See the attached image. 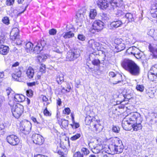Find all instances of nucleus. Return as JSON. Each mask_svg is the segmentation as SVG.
I'll return each instance as SVG.
<instances>
[{
    "instance_id": "8",
    "label": "nucleus",
    "mask_w": 157,
    "mask_h": 157,
    "mask_svg": "<svg viewBox=\"0 0 157 157\" xmlns=\"http://www.w3.org/2000/svg\"><path fill=\"white\" fill-rule=\"evenodd\" d=\"M130 123V124H132L137 122H142L143 120L142 118L141 117L140 113L137 112H134L131 113L126 117Z\"/></svg>"
},
{
    "instance_id": "28",
    "label": "nucleus",
    "mask_w": 157,
    "mask_h": 157,
    "mask_svg": "<svg viewBox=\"0 0 157 157\" xmlns=\"http://www.w3.org/2000/svg\"><path fill=\"white\" fill-rule=\"evenodd\" d=\"M25 97L22 94H16L14 95V99L16 101L21 102L25 99Z\"/></svg>"
},
{
    "instance_id": "61",
    "label": "nucleus",
    "mask_w": 157,
    "mask_h": 157,
    "mask_svg": "<svg viewBox=\"0 0 157 157\" xmlns=\"http://www.w3.org/2000/svg\"><path fill=\"white\" fill-rule=\"evenodd\" d=\"M4 100V99L3 97L0 98V111L1 109V106L3 103V101Z\"/></svg>"
},
{
    "instance_id": "5",
    "label": "nucleus",
    "mask_w": 157,
    "mask_h": 157,
    "mask_svg": "<svg viewBox=\"0 0 157 157\" xmlns=\"http://www.w3.org/2000/svg\"><path fill=\"white\" fill-rule=\"evenodd\" d=\"M104 24V23L101 20H96L93 22L89 29V31L93 34L99 32L103 29Z\"/></svg>"
},
{
    "instance_id": "19",
    "label": "nucleus",
    "mask_w": 157,
    "mask_h": 157,
    "mask_svg": "<svg viewBox=\"0 0 157 157\" xmlns=\"http://www.w3.org/2000/svg\"><path fill=\"white\" fill-rule=\"evenodd\" d=\"M92 125L93 129L97 133L101 132L102 129V126L97 121H94V123H92Z\"/></svg>"
},
{
    "instance_id": "22",
    "label": "nucleus",
    "mask_w": 157,
    "mask_h": 157,
    "mask_svg": "<svg viewBox=\"0 0 157 157\" xmlns=\"http://www.w3.org/2000/svg\"><path fill=\"white\" fill-rule=\"evenodd\" d=\"M113 84H116L123 81L122 75L119 73H116L115 76L112 79Z\"/></svg>"
},
{
    "instance_id": "63",
    "label": "nucleus",
    "mask_w": 157,
    "mask_h": 157,
    "mask_svg": "<svg viewBox=\"0 0 157 157\" xmlns=\"http://www.w3.org/2000/svg\"><path fill=\"white\" fill-rule=\"evenodd\" d=\"M57 104L59 105V106H60L61 105V103H62V101H61V99L59 98H58L57 99Z\"/></svg>"
},
{
    "instance_id": "9",
    "label": "nucleus",
    "mask_w": 157,
    "mask_h": 157,
    "mask_svg": "<svg viewBox=\"0 0 157 157\" xmlns=\"http://www.w3.org/2000/svg\"><path fill=\"white\" fill-rule=\"evenodd\" d=\"M128 71L132 76H138L140 72V67L135 62Z\"/></svg>"
},
{
    "instance_id": "57",
    "label": "nucleus",
    "mask_w": 157,
    "mask_h": 157,
    "mask_svg": "<svg viewBox=\"0 0 157 157\" xmlns=\"http://www.w3.org/2000/svg\"><path fill=\"white\" fill-rule=\"evenodd\" d=\"M102 20L105 21H108L109 20V18L108 17L107 14H106L103 13L101 16Z\"/></svg>"
},
{
    "instance_id": "4",
    "label": "nucleus",
    "mask_w": 157,
    "mask_h": 157,
    "mask_svg": "<svg viewBox=\"0 0 157 157\" xmlns=\"http://www.w3.org/2000/svg\"><path fill=\"white\" fill-rule=\"evenodd\" d=\"M11 107L13 116L16 118H19L23 113V106L21 105L18 103L16 104H13Z\"/></svg>"
},
{
    "instance_id": "38",
    "label": "nucleus",
    "mask_w": 157,
    "mask_h": 157,
    "mask_svg": "<svg viewBox=\"0 0 157 157\" xmlns=\"http://www.w3.org/2000/svg\"><path fill=\"white\" fill-rule=\"evenodd\" d=\"M61 126L63 128L67 127L68 124V121L64 119H61Z\"/></svg>"
},
{
    "instance_id": "39",
    "label": "nucleus",
    "mask_w": 157,
    "mask_h": 157,
    "mask_svg": "<svg viewBox=\"0 0 157 157\" xmlns=\"http://www.w3.org/2000/svg\"><path fill=\"white\" fill-rule=\"evenodd\" d=\"M35 125L37 128H39L40 130H41L42 128L44 127V126L43 122H39L37 121V123L35 124Z\"/></svg>"
},
{
    "instance_id": "32",
    "label": "nucleus",
    "mask_w": 157,
    "mask_h": 157,
    "mask_svg": "<svg viewBox=\"0 0 157 157\" xmlns=\"http://www.w3.org/2000/svg\"><path fill=\"white\" fill-rule=\"evenodd\" d=\"M26 74L29 78H31L33 77L34 75V71L31 67H29L27 70Z\"/></svg>"
},
{
    "instance_id": "52",
    "label": "nucleus",
    "mask_w": 157,
    "mask_h": 157,
    "mask_svg": "<svg viewBox=\"0 0 157 157\" xmlns=\"http://www.w3.org/2000/svg\"><path fill=\"white\" fill-rule=\"evenodd\" d=\"M13 91L11 88L8 87L6 89L5 93L8 96H9L10 95V93H11Z\"/></svg>"
},
{
    "instance_id": "7",
    "label": "nucleus",
    "mask_w": 157,
    "mask_h": 157,
    "mask_svg": "<svg viewBox=\"0 0 157 157\" xmlns=\"http://www.w3.org/2000/svg\"><path fill=\"white\" fill-rule=\"evenodd\" d=\"M80 50L78 49L70 50L67 53L66 58L67 61H73L78 58L80 54Z\"/></svg>"
},
{
    "instance_id": "45",
    "label": "nucleus",
    "mask_w": 157,
    "mask_h": 157,
    "mask_svg": "<svg viewBox=\"0 0 157 157\" xmlns=\"http://www.w3.org/2000/svg\"><path fill=\"white\" fill-rule=\"evenodd\" d=\"M136 88L137 90L142 92L143 91L144 87L142 85H137Z\"/></svg>"
},
{
    "instance_id": "6",
    "label": "nucleus",
    "mask_w": 157,
    "mask_h": 157,
    "mask_svg": "<svg viewBox=\"0 0 157 157\" xmlns=\"http://www.w3.org/2000/svg\"><path fill=\"white\" fill-rule=\"evenodd\" d=\"M32 127L31 123L25 120L21 122L19 127L20 131L25 135L28 134L30 132Z\"/></svg>"
},
{
    "instance_id": "3",
    "label": "nucleus",
    "mask_w": 157,
    "mask_h": 157,
    "mask_svg": "<svg viewBox=\"0 0 157 157\" xmlns=\"http://www.w3.org/2000/svg\"><path fill=\"white\" fill-rule=\"evenodd\" d=\"M19 63L18 62H16L12 65V69L10 71V73L11 75L12 78L15 81L21 82V80L20 78L22 73L21 68L18 67L17 68L16 67L18 66Z\"/></svg>"
},
{
    "instance_id": "33",
    "label": "nucleus",
    "mask_w": 157,
    "mask_h": 157,
    "mask_svg": "<svg viewBox=\"0 0 157 157\" xmlns=\"http://www.w3.org/2000/svg\"><path fill=\"white\" fill-rule=\"evenodd\" d=\"M74 36V34L71 31L66 32L63 34V37L65 39H68Z\"/></svg>"
},
{
    "instance_id": "58",
    "label": "nucleus",
    "mask_w": 157,
    "mask_h": 157,
    "mask_svg": "<svg viewBox=\"0 0 157 157\" xmlns=\"http://www.w3.org/2000/svg\"><path fill=\"white\" fill-rule=\"evenodd\" d=\"M121 39H117L115 40V43L116 44V45H118L120 43H122Z\"/></svg>"
},
{
    "instance_id": "24",
    "label": "nucleus",
    "mask_w": 157,
    "mask_h": 157,
    "mask_svg": "<svg viewBox=\"0 0 157 157\" xmlns=\"http://www.w3.org/2000/svg\"><path fill=\"white\" fill-rule=\"evenodd\" d=\"M102 149V145H98L92 149V151L95 154H99L98 156L101 157V150Z\"/></svg>"
},
{
    "instance_id": "62",
    "label": "nucleus",
    "mask_w": 157,
    "mask_h": 157,
    "mask_svg": "<svg viewBox=\"0 0 157 157\" xmlns=\"http://www.w3.org/2000/svg\"><path fill=\"white\" fill-rule=\"evenodd\" d=\"M151 16L152 17L154 18L157 17V14L154 11H151Z\"/></svg>"
},
{
    "instance_id": "29",
    "label": "nucleus",
    "mask_w": 157,
    "mask_h": 157,
    "mask_svg": "<svg viewBox=\"0 0 157 157\" xmlns=\"http://www.w3.org/2000/svg\"><path fill=\"white\" fill-rule=\"evenodd\" d=\"M141 123V122L139 123L138 122H137L131 124L133 130L134 131H137L138 130L141 129L142 128Z\"/></svg>"
},
{
    "instance_id": "53",
    "label": "nucleus",
    "mask_w": 157,
    "mask_h": 157,
    "mask_svg": "<svg viewBox=\"0 0 157 157\" xmlns=\"http://www.w3.org/2000/svg\"><path fill=\"white\" fill-rule=\"evenodd\" d=\"M14 0H6V4L7 5L10 6L13 4L14 3Z\"/></svg>"
},
{
    "instance_id": "37",
    "label": "nucleus",
    "mask_w": 157,
    "mask_h": 157,
    "mask_svg": "<svg viewBox=\"0 0 157 157\" xmlns=\"http://www.w3.org/2000/svg\"><path fill=\"white\" fill-rule=\"evenodd\" d=\"M56 80L58 84H60L63 82V74L57 76Z\"/></svg>"
},
{
    "instance_id": "17",
    "label": "nucleus",
    "mask_w": 157,
    "mask_h": 157,
    "mask_svg": "<svg viewBox=\"0 0 157 157\" xmlns=\"http://www.w3.org/2000/svg\"><path fill=\"white\" fill-rule=\"evenodd\" d=\"M151 73L155 75L154 78H157V64H155L151 67L148 74V78H150L151 80H153L151 78L152 75Z\"/></svg>"
},
{
    "instance_id": "18",
    "label": "nucleus",
    "mask_w": 157,
    "mask_h": 157,
    "mask_svg": "<svg viewBox=\"0 0 157 157\" xmlns=\"http://www.w3.org/2000/svg\"><path fill=\"white\" fill-rule=\"evenodd\" d=\"M86 12V10L85 9L80 10L76 15V20L79 21H83V19L84 18V15Z\"/></svg>"
},
{
    "instance_id": "11",
    "label": "nucleus",
    "mask_w": 157,
    "mask_h": 157,
    "mask_svg": "<svg viewBox=\"0 0 157 157\" xmlns=\"http://www.w3.org/2000/svg\"><path fill=\"white\" fill-rule=\"evenodd\" d=\"M19 30L17 28H13L11 31L10 34L13 35L16 43L17 45H20L22 44V41L18 39L19 37Z\"/></svg>"
},
{
    "instance_id": "55",
    "label": "nucleus",
    "mask_w": 157,
    "mask_h": 157,
    "mask_svg": "<svg viewBox=\"0 0 157 157\" xmlns=\"http://www.w3.org/2000/svg\"><path fill=\"white\" fill-rule=\"evenodd\" d=\"M26 94L27 96L31 97L33 95V91L31 90H28L26 91Z\"/></svg>"
},
{
    "instance_id": "15",
    "label": "nucleus",
    "mask_w": 157,
    "mask_h": 157,
    "mask_svg": "<svg viewBox=\"0 0 157 157\" xmlns=\"http://www.w3.org/2000/svg\"><path fill=\"white\" fill-rule=\"evenodd\" d=\"M32 138L34 143L36 144L41 145L44 141L43 137L38 134H33Z\"/></svg>"
},
{
    "instance_id": "31",
    "label": "nucleus",
    "mask_w": 157,
    "mask_h": 157,
    "mask_svg": "<svg viewBox=\"0 0 157 157\" xmlns=\"http://www.w3.org/2000/svg\"><path fill=\"white\" fill-rule=\"evenodd\" d=\"M33 44L30 42H28L26 44L25 47L27 52H33Z\"/></svg>"
},
{
    "instance_id": "48",
    "label": "nucleus",
    "mask_w": 157,
    "mask_h": 157,
    "mask_svg": "<svg viewBox=\"0 0 157 157\" xmlns=\"http://www.w3.org/2000/svg\"><path fill=\"white\" fill-rule=\"evenodd\" d=\"M78 38L80 40L83 41L85 40L86 37L83 35L79 34L78 36Z\"/></svg>"
},
{
    "instance_id": "50",
    "label": "nucleus",
    "mask_w": 157,
    "mask_h": 157,
    "mask_svg": "<svg viewBox=\"0 0 157 157\" xmlns=\"http://www.w3.org/2000/svg\"><path fill=\"white\" fill-rule=\"evenodd\" d=\"M136 52V54L135 55H134L133 56H135V57L137 59H138L140 58L142 56V55L141 53H140V51L139 50V51Z\"/></svg>"
},
{
    "instance_id": "46",
    "label": "nucleus",
    "mask_w": 157,
    "mask_h": 157,
    "mask_svg": "<svg viewBox=\"0 0 157 157\" xmlns=\"http://www.w3.org/2000/svg\"><path fill=\"white\" fill-rule=\"evenodd\" d=\"M45 65L43 64H42L41 65V66L40 67V71L42 73H44L45 72Z\"/></svg>"
},
{
    "instance_id": "41",
    "label": "nucleus",
    "mask_w": 157,
    "mask_h": 157,
    "mask_svg": "<svg viewBox=\"0 0 157 157\" xmlns=\"http://www.w3.org/2000/svg\"><path fill=\"white\" fill-rule=\"evenodd\" d=\"M81 134L80 133H77L71 137V140H75L81 137Z\"/></svg>"
},
{
    "instance_id": "13",
    "label": "nucleus",
    "mask_w": 157,
    "mask_h": 157,
    "mask_svg": "<svg viewBox=\"0 0 157 157\" xmlns=\"http://www.w3.org/2000/svg\"><path fill=\"white\" fill-rule=\"evenodd\" d=\"M46 45L45 41L44 40L39 41L37 44L35 46L33 52L36 54H39L42 51L43 48Z\"/></svg>"
},
{
    "instance_id": "36",
    "label": "nucleus",
    "mask_w": 157,
    "mask_h": 157,
    "mask_svg": "<svg viewBox=\"0 0 157 157\" xmlns=\"http://www.w3.org/2000/svg\"><path fill=\"white\" fill-rule=\"evenodd\" d=\"M125 48V45L124 43H120L119 45L115 46V48L117 49L118 52L123 50Z\"/></svg>"
},
{
    "instance_id": "34",
    "label": "nucleus",
    "mask_w": 157,
    "mask_h": 157,
    "mask_svg": "<svg viewBox=\"0 0 157 157\" xmlns=\"http://www.w3.org/2000/svg\"><path fill=\"white\" fill-rule=\"evenodd\" d=\"M94 119L92 118L90 116H87L85 118V121L87 124H90V126L92 125V123H94Z\"/></svg>"
},
{
    "instance_id": "1",
    "label": "nucleus",
    "mask_w": 157,
    "mask_h": 157,
    "mask_svg": "<svg viewBox=\"0 0 157 157\" xmlns=\"http://www.w3.org/2000/svg\"><path fill=\"white\" fill-rule=\"evenodd\" d=\"M134 20L133 14L128 13L125 14L122 20L115 19L113 21L108 25V26L110 29H114L121 27L123 24H127L129 22L134 21Z\"/></svg>"
},
{
    "instance_id": "43",
    "label": "nucleus",
    "mask_w": 157,
    "mask_h": 157,
    "mask_svg": "<svg viewBox=\"0 0 157 157\" xmlns=\"http://www.w3.org/2000/svg\"><path fill=\"white\" fill-rule=\"evenodd\" d=\"M2 21L4 24L7 25H9L10 23L9 18L7 17H4L2 20Z\"/></svg>"
},
{
    "instance_id": "64",
    "label": "nucleus",
    "mask_w": 157,
    "mask_h": 157,
    "mask_svg": "<svg viewBox=\"0 0 157 157\" xmlns=\"http://www.w3.org/2000/svg\"><path fill=\"white\" fill-rule=\"evenodd\" d=\"M36 82H29L27 83V85L29 86H33L35 85Z\"/></svg>"
},
{
    "instance_id": "56",
    "label": "nucleus",
    "mask_w": 157,
    "mask_h": 157,
    "mask_svg": "<svg viewBox=\"0 0 157 157\" xmlns=\"http://www.w3.org/2000/svg\"><path fill=\"white\" fill-rule=\"evenodd\" d=\"M44 113L45 115L46 116H50L51 113L48 110L47 108L46 107L44 111Z\"/></svg>"
},
{
    "instance_id": "54",
    "label": "nucleus",
    "mask_w": 157,
    "mask_h": 157,
    "mask_svg": "<svg viewBox=\"0 0 157 157\" xmlns=\"http://www.w3.org/2000/svg\"><path fill=\"white\" fill-rule=\"evenodd\" d=\"M71 110L69 108H65L63 111V113L65 114H69L70 113Z\"/></svg>"
},
{
    "instance_id": "35",
    "label": "nucleus",
    "mask_w": 157,
    "mask_h": 157,
    "mask_svg": "<svg viewBox=\"0 0 157 157\" xmlns=\"http://www.w3.org/2000/svg\"><path fill=\"white\" fill-rule=\"evenodd\" d=\"M97 15L96 10L94 9L90 10L89 13V17L90 19H94Z\"/></svg>"
},
{
    "instance_id": "14",
    "label": "nucleus",
    "mask_w": 157,
    "mask_h": 157,
    "mask_svg": "<svg viewBox=\"0 0 157 157\" xmlns=\"http://www.w3.org/2000/svg\"><path fill=\"white\" fill-rule=\"evenodd\" d=\"M134 63V61L131 60L125 59L123 60L121 64L122 67L128 71Z\"/></svg>"
},
{
    "instance_id": "23",
    "label": "nucleus",
    "mask_w": 157,
    "mask_h": 157,
    "mask_svg": "<svg viewBox=\"0 0 157 157\" xmlns=\"http://www.w3.org/2000/svg\"><path fill=\"white\" fill-rule=\"evenodd\" d=\"M126 117L124 118L122 120V126L123 128L126 131L129 130V126L130 125V123Z\"/></svg>"
},
{
    "instance_id": "59",
    "label": "nucleus",
    "mask_w": 157,
    "mask_h": 157,
    "mask_svg": "<svg viewBox=\"0 0 157 157\" xmlns=\"http://www.w3.org/2000/svg\"><path fill=\"white\" fill-rule=\"evenodd\" d=\"M53 51L56 52L59 54H60L62 52L61 51V49L59 47H58L56 48H54Z\"/></svg>"
},
{
    "instance_id": "2",
    "label": "nucleus",
    "mask_w": 157,
    "mask_h": 157,
    "mask_svg": "<svg viewBox=\"0 0 157 157\" xmlns=\"http://www.w3.org/2000/svg\"><path fill=\"white\" fill-rule=\"evenodd\" d=\"M123 4V0H111L109 3L106 0H98L97 2L98 6L102 9L109 7L111 10H114L122 6Z\"/></svg>"
},
{
    "instance_id": "47",
    "label": "nucleus",
    "mask_w": 157,
    "mask_h": 157,
    "mask_svg": "<svg viewBox=\"0 0 157 157\" xmlns=\"http://www.w3.org/2000/svg\"><path fill=\"white\" fill-rule=\"evenodd\" d=\"M71 125L73 128H77L79 127V124L78 123H76L74 122L72 124H71Z\"/></svg>"
},
{
    "instance_id": "26",
    "label": "nucleus",
    "mask_w": 157,
    "mask_h": 157,
    "mask_svg": "<svg viewBox=\"0 0 157 157\" xmlns=\"http://www.w3.org/2000/svg\"><path fill=\"white\" fill-rule=\"evenodd\" d=\"M108 147L109 146H107V147H105L103 148L102 145V149L101 150V153H102L101 157H107V155L104 154V152L105 153H106L110 154H113V152H111V151H110V149L108 148Z\"/></svg>"
},
{
    "instance_id": "16",
    "label": "nucleus",
    "mask_w": 157,
    "mask_h": 157,
    "mask_svg": "<svg viewBox=\"0 0 157 157\" xmlns=\"http://www.w3.org/2000/svg\"><path fill=\"white\" fill-rule=\"evenodd\" d=\"M88 45L89 47L94 50L98 51L100 49V44L99 43L93 39L90 40L89 41Z\"/></svg>"
},
{
    "instance_id": "10",
    "label": "nucleus",
    "mask_w": 157,
    "mask_h": 157,
    "mask_svg": "<svg viewBox=\"0 0 157 157\" xmlns=\"http://www.w3.org/2000/svg\"><path fill=\"white\" fill-rule=\"evenodd\" d=\"M122 145H123L122 141L119 138L115 137L112 140V143L109 146L108 148L110 150H113L114 147H117L121 149V146L122 147Z\"/></svg>"
},
{
    "instance_id": "12",
    "label": "nucleus",
    "mask_w": 157,
    "mask_h": 157,
    "mask_svg": "<svg viewBox=\"0 0 157 157\" xmlns=\"http://www.w3.org/2000/svg\"><path fill=\"white\" fill-rule=\"evenodd\" d=\"M6 140L7 142L13 146L18 145L20 142L19 138L17 136L13 135L8 136L7 137Z\"/></svg>"
},
{
    "instance_id": "21",
    "label": "nucleus",
    "mask_w": 157,
    "mask_h": 157,
    "mask_svg": "<svg viewBox=\"0 0 157 157\" xmlns=\"http://www.w3.org/2000/svg\"><path fill=\"white\" fill-rule=\"evenodd\" d=\"M95 55L94 53H92L89 55V59L91 61L92 63L94 65L98 66L99 65L100 61L98 59H95Z\"/></svg>"
},
{
    "instance_id": "51",
    "label": "nucleus",
    "mask_w": 157,
    "mask_h": 157,
    "mask_svg": "<svg viewBox=\"0 0 157 157\" xmlns=\"http://www.w3.org/2000/svg\"><path fill=\"white\" fill-rule=\"evenodd\" d=\"M74 157H83L82 154H81L79 151L76 152L73 155Z\"/></svg>"
},
{
    "instance_id": "44",
    "label": "nucleus",
    "mask_w": 157,
    "mask_h": 157,
    "mask_svg": "<svg viewBox=\"0 0 157 157\" xmlns=\"http://www.w3.org/2000/svg\"><path fill=\"white\" fill-rule=\"evenodd\" d=\"M82 152L84 155H87L89 153V150L86 148L82 147L81 150Z\"/></svg>"
},
{
    "instance_id": "20",
    "label": "nucleus",
    "mask_w": 157,
    "mask_h": 157,
    "mask_svg": "<svg viewBox=\"0 0 157 157\" xmlns=\"http://www.w3.org/2000/svg\"><path fill=\"white\" fill-rule=\"evenodd\" d=\"M133 91L131 89L126 90L125 94H123V97L124 98L125 101H128L133 96Z\"/></svg>"
},
{
    "instance_id": "40",
    "label": "nucleus",
    "mask_w": 157,
    "mask_h": 157,
    "mask_svg": "<svg viewBox=\"0 0 157 157\" xmlns=\"http://www.w3.org/2000/svg\"><path fill=\"white\" fill-rule=\"evenodd\" d=\"M112 131L115 133H118L120 131V128L118 126L113 125L112 127Z\"/></svg>"
},
{
    "instance_id": "27",
    "label": "nucleus",
    "mask_w": 157,
    "mask_h": 157,
    "mask_svg": "<svg viewBox=\"0 0 157 157\" xmlns=\"http://www.w3.org/2000/svg\"><path fill=\"white\" fill-rule=\"evenodd\" d=\"M9 51V48L7 46L2 45L0 48V53L3 55L7 54Z\"/></svg>"
},
{
    "instance_id": "60",
    "label": "nucleus",
    "mask_w": 157,
    "mask_h": 157,
    "mask_svg": "<svg viewBox=\"0 0 157 157\" xmlns=\"http://www.w3.org/2000/svg\"><path fill=\"white\" fill-rule=\"evenodd\" d=\"M116 73H115L113 72H109V76L113 78V79L114 78L116 75Z\"/></svg>"
},
{
    "instance_id": "42",
    "label": "nucleus",
    "mask_w": 157,
    "mask_h": 157,
    "mask_svg": "<svg viewBox=\"0 0 157 157\" xmlns=\"http://www.w3.org/2000/svg\"><path fill=\"white\" fill-rule=\"evenodd\" d=\"M149 48L150 51L153 53H157V48H154L150 44L149 46Z\"/></svg>"
},
{
    "instance_id": "49",
    "label": "nucleus",
    "mask_w": 157,
    "mask_h": 157,
    "mask_svg": "<svg viewBox=\"0 0 157 157\" xmlns=\"http://www.w3.org/2000/svg\"><path fill=\"white\" fill-rule=\"evenodd\" d=\"M57 32L56 30L55 29H52L49 30V33L50 35H55Z\"/></svg>"
},
{
    "instance_id": "30",
    "label": "nucleus",
    "mask_w": 157,
    "mask_h": 157,
    "mask_svg": "<svg viewBox=\"0 0 157 157\" xmlns=\"http://www.w3.org/2000/svg\"><path fill=\"white\" fill-rule=\"evenodd\" d=\"M121 149L119 148V147H115L113 148V150H110L111 152H113V153L114 154H120L121 153L123 150L124 147L122 145V147L121 146Z\"/></svg>"
},
{
    "instance_id": "25",
    "label": "nucleus",
    "mask_w": 157,
    "mask_h": 157,
    "mask_svg": "<svg viewBox=\"0 0 157 157\" xmlns=\"http://www.w3.org/2000/svg\"><path fill=\"white\" fill-rule=\"evenodd\" d=\"M138 51H139V50L135 46H132L129 48L127 50L126 53L128 54L133 56L134 55L136 54V52Z\"/></svg>"
}]
</instances>
